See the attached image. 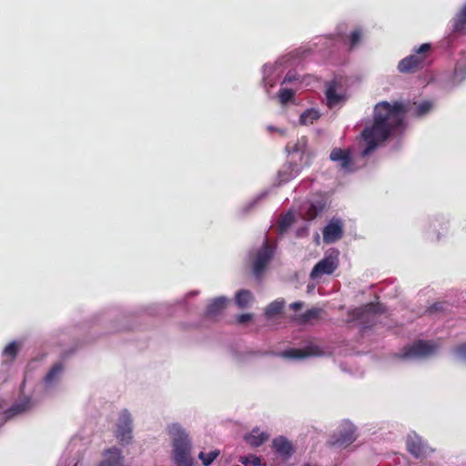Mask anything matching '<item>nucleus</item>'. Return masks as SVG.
Segmentation results:
<instances>
[{"label":"nucleus","instance_id":"nucleus-1","mask_svg":"<svg viewBox=\"0 0 466 466\" xmlns=\"http://www.w3.org/2000/svg\"><path fill=\"white\" fill-rule=\"evenodd\" d=\"M432 108L430 101L420 104L394 101H380L373 108V119L367 124L360 133L365 142L361 152L363 157L375 151L379 146L387 141L395 134L403 131L405 116L408 113L416 117L427 115Z\"/></svg>","mask_w":466,"mask_h":466},{"label":"nucleus","instance_id":"nucleus-2","mask_svg":"<svg viewBox=\"0 0 466 466\" xmlns=\"http://www.w3.org/2000/svg\"><path fill=\"white\" fill-rule=\"evenodd\" d=\"M172 438L173 460L177 466H192L191 441L186 431L177 423L167 428Z\"/></svg>","mask_w":466,"mask_h":466},{"label":"nucleus","instance_id":"nucleus-3","mask_svg":"<svg viewBox=\"0 0 466 466\" xmlns=\"http://www.w3.org/2000/svg\"><path fill=\"white\" fill-rule=\"evenodd\" d=\"M432 46L429 43L414 48L412 54L402 58L398 64V70L404 74H412L428 66L431 62Z\"/></svg>","mask_w":466,"mask_h":466},{"label":"nucleus","instance_id":"nucleus-4","mask_svg":"<svg viewBox=\"0 0 466 466\" xmlns=\"http://www.w3.org/2000/svg\"><path fill=\"white\" fill-rule=\"evenodd\" d=\"M438 346L434 343L420 339L401 349L397 357L401 360L421 359L435 353Z\"/></svg>","mask_w":466,"mask_h":466},{"label":"nucleus","instance_id":"nucleus-5","mask_svg":"<svg viewBox=\"0 0 466 466\" xmlns=\"http://www.w3.org/2000/svg\"><path fill=\"white\" fill-rule=\"evenodd\" d=\"M357 439L356 428L350 423H344L339 431L330 436L328 445L330 447H348Z\"/></svg>","mask_w":466,"mask_h":466},{"label":"nucleus","instance_id":"nucleus-6","mask_svg":"<svg viewBox=\"0 0 466 466\" xmlns=\"http://www.w3.org/2000/svg\"><path fill=\"white\" fill-rule=\"evenodd\" d=\"M132 418L130 413L124 410L120 412L116 429V438L122 444H128L132 440Z\"/></svg>","mask_w":466,"mask_h":466},{"label":"nucleus","instance_id":"nucleus-7","mask_svg":"<svg viewBox=\"0 0 466 466\" xmlns=\"http://www.w3.org/2000/svg\"><path fill=\"white\" fill-rule=\"evenodd\" d=\"M273 248L266 240L261 248L257 252L253 262V273L259 277L273 258Z\"/></svg>","mask_w":466,"mask_h":466},{"label":"nucleus","instance_id":"nucleus-8","mask_svg":"<svg viewBox=\"0 0 466 466\" xmlns=\"http://www.w3.org/2000/svg\"><path fill=\"white\" fill-rule=\"evenodd\" d=\"M289 154H300V161L304 160V166L309 167L313 157L311 151L308 148V139L306 137L299 138L295 143H289L286 147Z\"/></svg>","mask_w":466,"mask_h":466},{"label":"nucleus","instance_id":"nucleus-9","mask_svg":"<svg viewBox=\"0 0 466 466\" xmlns=\"http://www.w3.org/2000/svg\"><path fill=\"white\" fill-rule=\"evenodd\" d=\"M338 268V259L336 257H325L319 261L310 273L311 279H317L323 275H330Z\"/></svg>","mask_w":466,"mask_h":466},{"label":"nucleus","instance_id":"nucleus-10","mask_svg":"<svg viewBox=\"0 0 466 466\" xmlns=\"http://www.w3.org/2000/svg\"><path fill=\"white\" fill-rule=\"evenodd\" d=\"M322 353L320 349L314 345H309L304 349H289L279 353H274L285 359H305L310 356H319Z\"/></svg>","mask_w":466,"mask_h":466},{"label":"nucleus","instance_id":"nucleus-11","mask_svg":"<svg viewBox=\"0 0 466 466\" xmlns=\"http://www.w3.org/2000/svg\"><path fill=\"white\" fill-rule=\"evenodd\" d=\"M343 235L342 225L339 220H331L323 229V241L327 244L334 243Z\"/></svg>","mask_w":466,"mask_h":466},{"label":"nucleus","instance_id":"nucleus-12","mask_svg":"<svg viewBox=\"0 0 466 466\" xmlns=\"http://www.w3.org/2000/svg\"><path fill=\"white\" fill-rule=\"evenodd\" d=\"M104 459L97 466H122L124 457L118 448L113 447L106 450L103 453Z\"/></svg>","mask_w":466,"mask_h":466},{"label":"nucleus","instance_id":"nucleus-13","mask_svg":"<svg viewBox=\"0 0 466 466\" xmlns=\"http://www.w3.org/2000/svg\"><path fill=\"white\" fill-rule=\"evenodd\" d=\"M272 448L284 459L289 458L294 453L292 443L283 436H279L272 441Z\"/></svg>","mask_w":466,"mask_h":466},{"label":"nucleus","instance_id":"nucleus-14","mask_svg":"<svg viewBox=\"0 0 466 466\" xmlns=\"http://www.w3.org/2000/svg\"><path fill=\"white\" fill-rule=\"evenodd\" d=\"M407 451L415 458H420L425 453V447L420 437L417 434H410L406 441Z\"/></svg>","mask_w":466,"mask_h":466},{"label":"nucleus","instance_id":"nucleus-15","mask_svg":"<svg viewBox=\"0 0 466 466\" xmlns=\"http://www.w3.org/2000/svg\"><path fill=\"white\" fill-rule=\"evenodd\" d=\"M301 171V167L297 163L289 162L285 164L279 171L278 177L279 183H287L296 177Z\"/></svg>","mask_w":466,"mask_h":466},{"label":"nucleus","instance_id":"nucleus-16","mask_svg":"<svg viewBox=\"0 0 466 466\" xmlns=\"http://www.w3.org/2000/svg\"><path fill=\"white\" fill-rule=\"evenodd\" d=\"M330 159L334 162H339L342 168H347L351 164V154L348 149L334 148L329 156Z\"/></svg>","mask_w":466,"mask_h":466},{"label":"nucleus","instance_id":"nucleus-17","mask_svg":"<svg viewBox=\"0 0 466 466\" xmlns=\"http://www.w3.org/2000/svg\"><path fill=\"white\" fill-rule=\"evenodd\" d=\"M228 299L225 297H218L214 299L207 307L206 315L208 318H215L218 316L226 309Z\"/></svg>","mask_w":466,"mask_h":466},{"label":"nucleus","instance_id":"nucleus-18","mask_svg":"<svg viewBox=\"0 0 466 466\" xmlns=\"http://www.w3.org/2000/svg\"><path fill=\"white\" fill-rule=\"evenodd\" d=\"M269 438L267 432L260 431L258 429H253L252 431L245 435L244 439L251 447H259Z\"/></svg>","mask_w":466,"mask_h":466},{"label":"nucleus","instance_id":"nucleus-19","mask_svg":"<svg viewBox=\"0 0 466 466\" xmlns=\"http://www.w3.org/2000/svg\"><path fill=\"white\" fill-rule=\"evenodd\" d=\"M374 313H376V305L370 303L363 307L354 309L349 312V315L350 316L351 320H360L364 322L367 316Z\"/></svg>","mask_w":466,"mask_h":466},{"label":"nucleus","instance_id":"nucleus-20","mask_svg":"<svg viewBox=\"0 0 466 466\" xmlns=\"http://www.w3.org/2000/svg\"><path fill=\"white\" fill-rule=\"evenodd\" d=\"M453 32L466 35V4L452 20Z\"/></svg>","mask_w":466,"mask_h":466},{"label":"nucleus","instance_id":"nucleus-21","mask_svg":"<svg viewBox=\"0 0 466 466\" xmlns=\"http://www.w3.org/2000/svg\"><path fill=\"white\" fill-rule=\"evenodd\" d=\"M336 86V82L329 83L326 89L325 95L329 107H333L344 99L342 95L337 93Z\"/></svg>","mask_w":466,"mask_h":466},{"label":"nucleus","instance_id":"nucleus-22","mask_svg":"<svg viewBox=\"0 0 466 466\" xmlns=\"http://www.w3.org/2000/svg\"><path fill=\"white\" fill-rule=\"evenodd\" d=\"M285 305L283 299H276L269 303L265 309L264 314L267 319H272L276 315L281 313Z\"/></svg>","mask_w":466,"mask_h":466},{"label":"nucleus","instance_id":"nucleus-23","mask_svg":"<svg viewBox=\"0 0 466 466\" xmlns=\"http://www.w3.org/2000/svg\"><path fill=\"white\" fill-rule=\"evenodd\" d=\"M235 300L238 308L245 309L253 300V295L248 289H241L237 292Z\"/></svg>","mask_w":466,"mask_h":466},{"label":"nucleus","instance_id":"nucleus-24","mask_svg":"<svg viewBox=\"0 0 466 466\" xmlns=\"http://www.w3.org/2000/svg\"><path fill=\"white\" fill-rule=\"evenodd\" d=\"M320 116L319 113L316 109H307L304 111L299 117V121L302 125L313 124V122L319 119Z\"/></svg>","mask_w":466,"mask_h":466},{"label":"nucleus","instance_id":"nucleus-25","mask_svg":"<svg viewBox=\"0 0 466 466\" xmlns=\"http://www.w3.org/2000/svg\"><path fill=\"white\" fill-rule=\"evenodd\" d=\"M321 312H322V309H319V308L309 309L307 311H305L303 314H301L298 318V320L300 323H308V322L311 321L312 319H318Z\"/></svg>","mask_w":466,"mask_h":466},{"label":"nucleus","instance_id":"nucleus-26","mask_svg":"<svg viewBox=\"0 0 466 466\" xmlns=\"http://www.w3.org/2000/svg\"><path fill=\"white\" fill-rule=\"evenodd\" d=\"M63 369L64 366L62 363L59 362L55 364L46 375L45 381L46 383L53 382L62 373Z\"/></svg>","mask_w":466,"mask_h":466},{"label":"nucleus","instance_id":"nucleus-27","mask_svg":"<svg viewBox=\"0 0 466 466\" xmlns=\"http://www.w3.org/2000/svg\"><path fill=\"white\" fill-rule=\"evenodd\" d=\"M220 451L218 450H214L208 453L201 451L198 454V458L201 460L203 465L208 466L218 457Z\"/></svg>","mask_w":466,"mask_h":466},{"label":"nucleus","instance_id":"nucleus-28","mask_svg":"<svg viewBox=\"0 0 466 466\" xmlns=\"http://www.w3.org/2000/svg\"><path fill=\"white\" fill-rule=\"evenodd\" d=\"M19 346L15 341L9 343L3 350V355L9 358L11 360H15L18 354Z\"/></svg>","mask_w":466,"mask_h":466},{"label":"nucleus","instance_id":"nucleus-29","mask_svg":"<svg viewBox=\"0 0 466 466\" xmlns=\"http://www.w3.org/2000/svg\"><path fill=\"white\" fill-rule=\"evenodd\" d=\"M294 222V216L291 213H287L285 216H283L279 224V228L280 232H285L288 230V228L293 224Z\"/></svg>","mask_w":466,"mask_h":466},{"label":"nucleus","instance_id":"nucleus-30","mask_svg":"<svg viewBox=\"0 0 466 466\" xmlns=\"http://www.w3.org/2000/svg\"><path fill=\"white\" fill-rule=\"evenodd\" d=\"M323 210L321 205L311 204L305 213V218L312 220L318 217V215Z\"/></svg>","mask_w":466,"mask_h":466},{"label":"nucleus","instance_id":"nucleus-31","mask_svg":"<svg viewBox=\"0 0 466 466\" xmlns=\"http://www.w3.org/2000/svg\"><path fill=\"white\" fill-rule=\"evenodd\" d=\"M295 95L292 89L282 88L279 91V100L282 104H286L290 101Z\"/></svg>","mask_w":466,"mask_h":466},{"label":"nucleus","instance_id":"nucleus-32","mask_svg":"<svg viewBox=\"0 0 466 466\" xmlns=\"http://www.w3.org/2000/svg\"><path fill=\"white\" fill-rule=\"evenodd\" d=\"M239 461L245 465H247L248 463H251L253 466H260L261 465V459L255 455L242 456V457H240Z\"/></svg>","mask_w":466,"mask_h":466},{"label":"nucleus","instance_id":"nucleus-33","mask_svg":"<svg viewBox=\"0 0 466 466\" xmlns=\"http://www.w3.org/2000/svg\"><path fill=\"white\" fill-rule=\"evenodd\" d=\"M24 410L21 405H15L5 411V417L6 420H10L15 416L22 413Z\"/></svg>","mask_w":466,"mask_h":466},{"label":"nucleus","instance_id":"nucleus-34","mask_svg":"<svg viewBox=\"0 0 466 466\" xmlns=\"http://www.w3.org/2000/svg\"><path fill=\"white\" fill-rule=\"evenodd\" d=\"M361 37V30L356 29L353 32H351L350 35V48H353L360 40Z\"/></svg>","mask_w":466,"mask_h":466},{"label":"nucleus","instance_id":"nucleus-35","mask_svg":"<svg viewBox=\"0 0 466 466\" xmlns=\"http://www.w3.org/2000/svg\"><path fill=\"white\" fill-rule=\"evenodd\" d=\"M448 307V304L446 302H436L432 304L429 309L428 311L430 313H434L437 311H442L445 310Z\"/></svg>","mask_w":466,"mask_h":466},{"label":"nucleus","instance_id":"nucleus-36","mask_svg":"<svg viewBox=\"0 0 466 466\" xmlns=\"http://www.w3.org/2000/svg\"><path fill=\"white\" fill-rule=\"evenodd\" d=\"M455 354L460 358L461 360H466V343H462L458 345L454 349Z\"/></svg>","mask_w":466,"mask_h":466},{"label":"nucleus","instance_id":"nucleus-37","mask_svg":"<svg viewBox=\"0 0 466 466\" xmlns=\"http://www.w3.org/2000/svg\"><path fill=\"white\" fill-rule=\"evenodd\" d=\"M298 80L297 73L294 71H289L283 80V83H291Z\"/></svg>","mask_w":466,"mask_h":466},{"label":"nucleus","instance_id":"nucleus-38","mask_svg":"<svg viewBox=\"0 0 466 466\" xmlns=\"http://www.w3.org/2000/svg\"><path fill=\"white\" fill-rule=\"evenodd\" d=\"M252 319V315L249 313H244L238 316L237 320L240 324L247 323Z\"/></svg>","mask_w":466,"mask_h":466},{"label":"nucleus","instance_id":"nucleus-39","mask_svg":"<svg viewBox=\"0 0 466 466\" xmlns=\"http://www.w3.org/2000/svg\"><path fill=\"white\" fill-rule=\"evenodd\" d=\"M303 307V303L301 301H297L290 304V309H292L295 311H298L301 309Z\"/></svg>","mask_w":466,"mask_h":466}]
</instances>
